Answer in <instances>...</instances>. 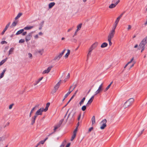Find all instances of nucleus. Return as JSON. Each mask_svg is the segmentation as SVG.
Here are the masks:
<instances>
[{
    "mask_svg": "<svg viewBox=\"0 0 147 147\" xmlns=\"http://www.w3.org/2000/svg\"><path fill=\"white\" fill-rule=\"evenodd\" d=\"M43 111V108H41L38 109L36 113L34 116L32 117L31 120V124L33 125L35 122L36 118L38 115H42Z\"/></svg>",
    "mask_w": 147,
    "mask_h": 147,
    "instance_id": "1",
    "label": "nucleus"
},
{
    "mask_svg": "<svg viewBox=\"0 0 147 147\" xmlns=\"http://www.w3.org/2000/svg\"><path fill=\"white\" fill-rule=\"evenodd\" d=\"M147 43V36L144 38L140 43L138 49H140L141 48H145L144 46Z\"/></svg>",
    "mask_w": 147,
    "mask_h": 147,
    "instance_id": "2",
    "label": "nucleus"
},
{
    "mask_svg": "<svg viewBox=\"0 0 147 147\" xmlns=\"http://www.w3.org/2000/svg\"><path fill=\"white\" fill-rule=\"evenodd\" d=\"M134 99L132 98H130L127 100L124 103V106L127 107L131 105L133 103Z\"/></svg>",
    "mask_w": 147,
    "mask_h": 147,
    "instance_id": "3",
    "label": "nucleus"
},
{
    "mask_svg": "<svg viewBox=\"0 0 147 147\" xmlns=\"http://www.w3.org/2000/svg\"><path fill=\"white\" fill-rule=\"evenodd\" d=\"M107 123V120L105 119H104L102 120L100 123V124H102L100 127V129H104L106 126L107 125L106 123Z\"/></svg>",
    "mask_w": 147,
    "mask_h": 147,
    "instance_id": "4",
    "label": "nucleus"
},
{
    "mask_svg": "<svg viewBox=\"0 0 147 147\" xmlns=\"http://www.w3.org/2000/svg\"><path fill=\"white\" fill-rule=\"evenodd\" d=\"M33 32H31L28 34L26 36L25 38V40L26 42H28L30 40L32 36V34Z\"/></svg>",
    "mask_w": 147,
    "mask_h": 147,
    "instance_id": "5",
    "label": "nucleus"
},
{
    "mask_svg": "<svg viewBox=\"0 0 147 147\" xmlns=\"http://www.w3.org/2000/svg\"><path fill=\"white\" fill-rule=\"evenodd\" d=\"M72 86H71L69 88L68 92L65 95V97H67L71 93L74 89L76 87V85H75L74 88L71 90V89L72 88Z\"/></svg>",
    "mask_w": 147,
    "mask_h": 147,
    "instance_id": "6",
    "label": "nucleus"
},
{
    "mask_svg": "<svg viewBox=\"0 0 147 147\" xmlns=\"http://www.w3.org/2000/svg\"><path fill=\"white\" fill-rule=\"evenodd\" d=\"M52 67L53 66H51L49 67L47 69L44 70L43 71L42 74H44L46 73L47 74L49 73Z\"/></svg>",
    "mask_w": 147,
    "mask_h": 147,
    "instance_id": "7",
    "label": "nucleus"
},
{
    "mask_svg": "<svg viewBox=\"0 0 147 147\" xmlns=\"http://www.w3.org/2000/svg\"><path fill=\"white\" fill-rule=\"evenodd\" d=\"M115 32L111 31L108 36V39H111L113 37L115 34Z\"/></svg>",
    "mask_w": 147,
    "mask_h": 147,
    "instance_id": "8",
    "label": "nucleus"
},
{
    "mask_svg": "<svg viewBox=\"0 0 147 147\" xmlns=\"http://www.w3.org/2000/svg\"><path fill=\"white\" fill-rule=\"evenodd\" d=\"M119 1H120L119 0H117L116 3L115 4L112 3L109 6V7L110 8H114L118 4Z\"/></svg>",
    "mask_w": 147,
    "mask_h": 147,
    "instance_id": "9",
    "label": "nucleus"
},
{
    "mask_svg": "<svg viewBox=\"0 0 147 147\" xmlns=\"http://www.w3.org/2000/svg\"><path fill=\"white\" fill-rule=\"evenodd\" d=\"M102 84H101L100 85L98 89L95 92V94L94 95H96L98 94L100 92V91L102 90V89H101L102 86Z\"/></svg>",
    "mask_w": 147,
    "mask_h": 147,
    "instance_id": "10",
    "label": "nucleus"
},
{
    "mask_svg": "<svg viewBox=\"0 0 147 147\" xmlns=\"http://www.w3.org/2000/svg\"><path fill=\"white\" fill-rule=\"evenodd\" d=\"M10 24V22H9L8 24H7L5 28L3 29V31L1 33V34L3 35L5 31L7 30V29L9 27V26Z\"/></svg>",
    "mask_w": 147,
    "mask_h": 147,
    "instance_id": "11",
    "label": "nucleus"
},
{
    "mask_svg": "<svg viewBox=\"0 0 147 147\" xmlns=\"http://www.w3.org/2000/svg\"><path fill=\"white\" fill-rule=\"evenodd\" d=\"M94 96L93 95L90 98L89 100L88 101L87 103L86 104V105H90L93 100V99L94 98Z\"/></svg>",
    "mask_w": 147,
    "mask_h": 147,
    "instance_id": "12",
    "label": "nucleus"
},
{
    "mask_svg": "<svg viewBox=\"0 0 147 147\" xmlns=\"http://www.w3.org/2000/svg\"><path fill=\"white\" fill-rule=\"evenodd\" d=\"M61 55L60 54H59L57 56H56L54 58V60H57L58 61L59 59L61 58V57H62Z\"/></svg>",
    "mask_w": 147,
    "mask_h": 147,
    "instance_id": "13",
    "label": "nucleus"
},
{
    "mask_svg": "<svg viewBox=\"0 0 147 147\" xmlns=\"http://www.w3.org/2000/svg\"><path fill=\"white\" fill-rule=\"evenodd\" d=\"M34 27L33 26H27L25 27L23 29L25 30H29L32 28Z\"/></svg>",
    "mask_w": 147,
    "mask_h": 147,
    "instance_id": "14",
    "label": "nucleus"
},
{
    "mask_svg": "<svg viewBox=\"0 0 147 147\" xmlns=\"http://www.w3.org/2000/svg\"><path fill=\"white\" fill-rule=\"evenodd\" d=\"M122 17V15H120L117 18L115 22V24H117L120 18Z\"/></svg>",
    "mask_w": 147,
    "mask_h": 147,
    "instance_id": "15",
    "label": "nucleus"
},
{
    "mask_svg": "<svg viewBox=\"0 0 147 147\" xmlns=\"http://www.w3.org/2000/svg\"><path fill=\"white\" fill-rule=\"evenodd\" d=\"M55 3L54 2L51 3L49 5V8H51L55 5Z\"/></svg>",
    "mask_w": 147,
    "mask_h": 147,
    "instance_id": "16",
    "label": "nucleus"
},
{
    "mask_svg": "<svg viewBox=\"0 0 147 147\" xmlns=\"http://www.w3.org/2000/svg\"><path fill=\"white\" fill-rule=\"evenodd\" d=\"M98 45V43L97 42H95L91 46L92 48H93L94 49Z\"/></svg>",
    "mask_w": 147,
    "mask_h": 147,
    "instance_id": "17",
    "label": "nucleus"
},
{
    "mask_svg": "<svg viewBox=\"0 0 147 147\" xmlns=\"http://www.w3.org/2000/svg\"><path fill=\"white\" fill-rule=\"evenodd\" d=\"M6 69H5L3 70L2 72L1 73V74L0 75V78H2L3 77L4 73L6 71Z\"/></svg>",
    "mask_w": 147,
    "mask_h": 147,
    "instance_id": "18",
    "label": "nucleus"
},
{
    "mask_svg": "<svg viewBox=\"0 0 147 147\" xmlns=\"http://www.w3.org/2000/svg\"><path fill=\"white\" fill-rule=\"evenodd\" d=\"M24 31V29H22L18 31L16 34V35H18L22 33Z\"/></svg>",
    "mask_w": 147,
    "mask_h": 147,
    "instance_id": "19",
    "label": "nucleus"
},
{
    "mask_svg": "<svg viewBox=\"0 0 147 147\" xmlns=\"http://www.w3.org/2000/svg\"><path fill=\"white\" fill-rule=\"evenodd\" d=\"M108 45V44L106 42H104L102 43L101 46V48H104L107 46Z\"/></svg>",
    "mask_w": 147,
    "mask_h": 147,
    "instance_id": "20",
    "label": "nucleus"
},
{
    "mask_svg": "<svg viewBox=\"0 0 147 147\" xmlns=\"http://www.w3.org/2000/svg\"><path fill=\"white\" fill-rule=\"evenodd\" d=\"M92 124H93L95 123V116H93L92 118Z\"/></svg>",
    "mask_w": 147,
    "mask_h": 147,
    "instance_id": "21",
    "label": "nucleus"
},
{
    "mask_svg": "<svg viewBox=\"0 0 147 147\" xmlns=\"http://www.w3.org/2000/svg\"><path fill=\"white\" fill-rule=\"evenodd\" d=\"M14 49V48L13 47H11L10 48L9 52L8 55H9L12 53V52L13 51Z\"/></svg>",
    "mask_w": 147,
    "mask_h": 147,
    "instance_id": "22",
    "label": "nucleus"
},
{
    "mask_svg": "<svg viewBox=\"0 0 147 147\" xmlns=\"http://www.w3.org/2000/svg\"><path fill=\"white\" fill-rule=\"evenodd\" d=\"M7 58H6L5 59H4L3 60H2L0 62V65H2L7 61Z\"/></svg>",
    "mask_w": 147,
    "mask_h": 147,
    "instance_id": "23",
    "label": "nucleus"
},
{
    "mask_svg": "<svg viewBox=\"0 0 147 147\" xmlns=\"http://www.w3.org/2000/svg\"><path fill=\"white\" fill-rule=\"evenodd\" d=\"M22 13H19L17 16L15 17V19L17 20L20 18V16L22 15Z\"/></svg>",
    "mask_w": 147,
    "mask_h": 147,
    "instance_id": "24",
    "label": "nucleus"
},
{
    "mask_svg": "<svg viewBox=\"0 0 147 147\" xmlns=\"http://www.w3.org/2000/svg\"><path fill=\"white\" fill-rule=\"evenodd\" d=\"M85 99H86L85 97H84L82 98V100L80 101V102L79 104L80 106L83 104Z\"/></svg>",
    "mask_w": 147,
    "mask_h": 147,
    "instance_id": "25",
    "label": "nucleus"
},
{
    "mask_svg": "<svg viewBox=\"0 0 147 147\" xmlns=\"http://www.w3.org/2000/svg\"><path fill=\"white\" fill-rule=\"evenodd\" d=\"M70 53V50L68 49L67 50V53L65 55V58H66L68 57V56L69 55Z\"/></svg>",
    "mask_w": 147,
    "mask_h": 147,
    "instance_id": "26",
    "label": "nucleus"
},
{
    "mask_svg": "<svg viewBox=\"0 0 147 147\" xmlns=\"http://www.w3.org/2000/svg\"><path fill=\"white\" fill-rule=\"evenodd\" d=\"M82 23L80 24L79 25H78L77 26V30H80L82 26Z\"/></svg>",
    "mask_w": 147,
    "mask_h": 147,
    "instance_id": "27",
    "label": "nucleus"
},
{
    "mask_svg": "<svg viewBox=\"0 0 147 147\" xmlns=\"http://www.w3.org/2000/svg\"><path fill=\"white\" fill-rule=\"evenodd\" d=\"M60 126H61V125H59L58 124H57V125H56L55 127L54 128V131H55V130H56V129H58V128H59Z\"/></svg>",
    "mask_w": 147,
    "mask_h": 147,
    "instance_id": "28",
    "label": "nucleus"
},
{
    "mask_svg": "<svg viewBox=\"0 0 147 147\" xmlns=\"http://www.w3.org/2000/svg\"><path fill=\"white\" fill-rule=\"evenodd\" d=\"M113 83V82H112L107 87L105 88V91H107L110 87L111 84Z\"/></svg>",
    "mask_w": 147,
    "mask_h": 147,
    "instance_id": "29",
    "label": "nucleus"
},
{
    "mask_svg": "<svg viewBox=\"0 0 147 147\" xmlns=\"http://www.w3.org/2000/svg\"><path fill=\"white\" fill-rule=\"evenodd\" d=\"M87 106V105H86L83 106L82 107V108H81L82 110L83 111H85L86 108V106Z\"/></svg>",
    "mask_w": 147,
    "mask_h": 147,
    "instance_id": "30",
    "label": "nucleus"
},
{
    "mask_svg": "<svg viewBox=\"0 0 147 147\" xmlns=\"http://www.w3.org/2000/svg\"><path fill=\"white\" fill-rule=\"evenodd\" d=\"M117 24H115V25L113 26L112 29V30H111V31L115 32V30L116 29V28L117 26Z\"/></svg>",
    "mask_w": 147,
    "mask_h": 147,
    "instance_id": "31",
    "label": "nucleus"
},
{
    "mask_svg": "<svg viewBox=\"0 0 147 147\" xmlns=\"http://www.w3.org/2000/svg\"><path fill=\"white\" fill-rule=\"evenodd\" d=\"M17 24V22L14 21L12 23L11 26H16V25Z\"/></svg>",
    "mask_w": 147,
    "mask_h": 147,
    "instance_id": "32",
    "label": "nucleus"
},
{
    "mask_svg": "<svg viewBox=\"0 0 147 147\" xmlns=\"http://www.w3.org/2000/svg\"><path fill=\"white\" fill-rule=\"evenodd\" d=\"M76 136V134H73V135L72 136V137L71 139V141H72L74 140V138H75Z\"/></svg>",
    "mask_w": 147,
    "mask_h": 147,
    "instance_id": "33",
    "label": "nucleus"
},
{
    "mask_svg": "<svg viewBox=\"0 0 147 147\" xmlns=\"http://www.w3.org/2000/svg\"><path fill=\"white\" fill-rule=\"evenodd\" d=\"M43 78V77H42L41 78H39L37 81L36 82V84H34V85H36Z\"/></svg>",
    "mask_w": 147,
    "mask_h": 147,
    "instance_id": "34",
    "label": "nucleus"
},
{
    "mask_svg": "<svg viewBox=\"0 0 147 147\" xmlns=\"http://www.w3.org/2000/svg\"><path fill=\"white\" fill-rule=\"evenodd\" d=\"M63 120H64V119H61L59 121V122L58 124H59L60 125H61V124H62Z\"/></svg>",
    "mask_w": 147,
    "mask_h": 147,
    "instance_id": "35",
    "label": "nucleus"
},
{
    "mask_svg": "<svg viewBox=\"0 0 147 147\" xmlns=\"http://www.w3.org/2000/svg\"><path fill=\"white\" fill-rule=\"evenodd\" d=\"M38 107V105H36V106H35V107H33L31 110V111H32L33 112L34 111V110H36V108Z\"/></svg>",
    "mask_w": 147,
    "mask_h": 147,
    "instance_id": "36",
    "label": "nucleus"
},
{
    "mask_svg": "<svg viewBox=\"0 0 147 147\" xmlns=\"http://www.w3.org/2000/svg\"><path fill=\"white\" fill-rule=\"evenodd\" d=\"M45 142V140H42V141H40L38 144L39 145L40 144H43Z\"/></svg>",
    "mask_w": 147,
    "mask_h": 147,
    "instance_id": "37",
    "label": "nucleus"
},
{
    "mask_svg": "<svg viewBox=\"0 0 147 147\" xmlns=\"http://www.w3.org/2000/svg\"><path fill=\"white\" fill-rule=\"evenodd\" d=\"M24 41H25V40H24V39H20L19 40V42L20 43H22L24 42Z\"/></svg>",
    "mask_w": 147,
    "mask_h": 147,
    "instance_id": "38",
    "label": "nucleus"
},
{
    "mask_svg": "<svg viewBox=\"0 0 147 147\" xmlns=\"http://www.w3.org/2000/svg\"><path fill=\"white\" fill-rule=\"evenodd\" d=\"M78 130V127H77L74 130V132H73V134H75L76 135V133L77 131Z\"/></svg>",
    "mask_w": 147,
    "mask_h": 147,
    "instance_id": "39",
    "label": "nucleus"
},
{
    "mask_svg": "<svg viewBox=\"0 0 147 147\" xmlns=\"http://www.w3.org/2000/svg\"><path fill=\"white\" fill-rule=\"evenodd\" d=\"M48 107L46 106L45 108L44 109L43 108V111L46 112L48 109Z\"/></svg>",
    "mask_w": 147,
    "mask_h": 147,
    "instance_id": "40",
    "label": "nucleus"
},
{
    "mask_svg": "<svg viewBox=\"0 0 147 147\" xmlns=\"http://www.w3.org/2000/svg\"><path fill=\"white\" fill-rule=\"evenodd\" d=\"M66 140H64L63 142L62 143V144H61V145L62 146H63L64 147V146H65V144H66Z\"/></svg>",
    "mask_w": 147,
    "mask_h": 147,
    "instance_id": "41",
    "label": "nucleus"
},
{
    "mask_svg": "<svg viewBox=\"0 0 147 147\" xmlns=\"http://www.w3.org/2000/svg\"><path fill=\"white\" fill-rule=\"evenodd\" d=\"M111 39H108V41L109 42V45L110 46H111L112 45V43L111 42Z\"/></svg>",
    "mask_w": 147,
    "mask_h": 147,
    "instance_id": "42",
    "label": "nucleus"
},
{
    "mask_svg": "<svg viewBox=\"0 0 147 147\" xmlns=\"http://www.w3.org/2000/svg\"><path fill=\"white\" fill-rule=\"evenodd\" d=\"M134 57H133L131 60L129 62H128L127 63V64L128 65L129 64V63H131L132 61H133V60H134Z\"/></svg>",
    "mask_w": 147,
    "mask_h": 147,
    "instance_id": "43",
    "label": "nucleus"
},
{
    "mask_svg": "<svg viewBox=\"0 0 147 147\" xmlns=\"http://www.w3.org/2000/svg\"><path fill=\"white\" fill-rule=\"evenodd\" d=\"M144 131V129H143L141 132H140L138 134V136H140L141 135L143 131Z\"/></svg>",
    "mask_w": 147,
    "mask_h": 147,
    "instance_id": "44",
    "label": "nucleus"
},
{
    "mask_svg": "<svg viewBox=\"0 0 147 147\" xmlns=\"http://www.w3.org/2000/svg\"><path fill=\"white\" fill-rule=\"evenodd\" d=\"M1 44H7V42L5 41H2L1 42Z\"/></svg>",
    "mask_w": 147,
    "mask_h": 147,
    "instance_id": "45",
    "label": "nucleus"
},
{
    "mask_svg": "<svg viewBox=\"0 0 147 147\" xmlns=\"http://www.w3.org/2000/svg\"><path fill=\"white\" fill-rule=\"evenodd\" d=\"M38 53H40L41 55H42V54L43 53V50H40L38 51Z\"/></svg>",
    "mask_w": 147,
    "mask_h": 147,
    "instance_id": "46",
    "label": "nucleus"
},
{
    "mask_svg": "<svg viewBox=\"0 0 147 147\" xmlns=\"http://www.w3.org/2000/svg\"><path fill=\"white\" fill-rule=\"evenodd\" d=\"M13 104H12L11 105H10L9 106V109H11L12 108V106H13Z\"/></svg>",
    "mask_w": 147,
    "mask_h": 147,
    "instance_id": "47",
    "label": "nucleus"
},
{
    "mask_svg": "<svg viewBox=\"0 0 147 147\" xmlns=\"http://www.w3.org/2000/svg\"><path fill=\"white\" fill-rule=\"evenodd\" d=\"M93 129V127H90L88 129V132H90Z\"/></svg>",
    "mask_w": 147,
    "mask_h": 147,
    "instance_id": "48",
    "label": "nucleus"
},
{
    "mask_svg": "<svg viewBox=\"0 0 147 147\" xmlns=\"http://www.w3.org/2000/svg\"><path fill=\"white\" fill-rule=\"evenodd\" d=\"M44 21H42L40 23V26H43V24L44 23Z\"/></svg>",
    "mask_w": 147,
    "mask_h": 147,
    "instance_id": "49",
    "label": "nucleus"
},
{
    "mask_svg": "<svg viewBox=\"0 0 147 147\" xmlns=\"http://www.w3.org/2000/svg\"><path fill=\"white\" fill-rule=\"evenodd\" d=\"M59 87L56 85H55L54 87V89L56 90H57L59 88Z\"/></svg>",
    "mask_w": 147,
    "mask_h": 147,
    "instance_id": "50",
    "label": "nucleus"
},
{
    "mask_svg": "<svg viewBox=\"0 0 147 147\" xmlns=\"http://www.w3.org/2000/svg\"><path fill=\"white\" fill-rule=\"evenodd\" d=\"M56 90H55V89L54 90H53L51 92V93H52L53 94L55 93L56 92Z\"/></svg>",
    "mask_w": 147,
    "mask_h": 147,
    "instance_id": "51",
    "label": "nucleus"
},
{
    "mask_svg": "<svg viewBox=\"0 0 147 147\" xmlns=\"http://www.w3.org/2000/svg\"><path fill=\"white\" fill-rule=\"evenodd\" d=\"M27 34L26 32H25L23 33H22V35L23 36H24L26 34Z\"/></svg>",
    "mask_w": 147,
    "mask_h": 147,
    "instance_id": "52",
    "label": "nucleus"
},
{
    "mask_svg": "<svg viewBox=\"0 0 147 147\" xmlns=\"http://www.w3.org/2000/svg\"><path fill=\"white\" fill-rule=\"evenodd\" d=\"M93 49H94L92 48V47H91L89 49V51L91 52L92 51Z\"/></svg>",
    "mask_w": 147,
    "mask_h": 147,
    "instance_id": "53",
    "label": "nucleus"
},
{
    "mask_svg": "<svg viewBox=\"0 0 147 147\" xmlns=\"http://www.w3.org/2000/svg\"><path fill=\"white\" fill-rule=\"evenodd\" d=\"M34 38L35 39H37L38 38V34H36L34 36Z\"/></svg>",
    "mask_w": 147,
    "mask_h": 147,
    "instance_id": "54",
    "label": "nucleus"
},
{
    "mask_svg": "<svg viewBox=\"0 0 147 147\" xmlns=\"http://www.w3.org/2000/svg\"><path fill=\"white\" fill-rule=\"evenodd\" d=\"M75 96V95H74V94L73 95L71 96V98L69 100L71 101L72 99H73V98H74V97Z\"/></svg>",
    "mask_w": 147,
    "mask_h": 147,
    "instance_id": "55",
    "label": "nucleus"
},
{
    "mask_svg": "<svg viewBox=\"0 0 147 147\" xmlns=\"http://www.w3.org/2000/svg\"><path fill=\"white\" fill-rule=\"evenodd\" d=\"M28 55L29 57H31L32 56V54L30 53H28Z\"/></svg>",
    "mask_w": 147,
    "mask_h": 147,
    "instance_id": "56",
    "label": "nucleus"
},
{
    "mask_svg": "<svg viewBox=\"0 0 147 147\" xmlns=\"http://www.w3.org/2000/svg\"><path fill=\"white\" fill-rule=\"evenodd\" d=\"M79 31V30H76V31L75 32V33H74V35L73 36V37H74V35H76V34H77V33Z\"/></svg>",
    "mask_w": 147,
    "mask_h": 147,
    "instance_id": "57",
    "label": "nucleus"
},
{
    "mask_svg": "<svg viewBox=\"0 0 147 147\" xmlns=\"http://www.w3.org/2000/svg\"><path fill=\"white\" fill-rule=\"evenodd\" d=\"M50 105V103L49 102H48L46 104V106L49 107V106Z\"/></svg>",
    "mask_w": 147,
    "mask_h": 147,
    "instance_id": "58",
    "label": "nucleus"
},
{
    "mask_svg": "<svg viewBox=\"0 0 147 147\" xmlns=\"http://www.w3.org/2000/svg\"><path fill=\"white\" fill-rule=\"evenodd\" d=\"M131 28V26L130 25H129L128 26V27L127 28L128 30H129Z\"/></svg>",
    "mask_w": 147,
    "mask_h": 147,
    "instance_id": "59",
    "label": "nucleus"
},
{
    "mask_svg": "<svg viewBox=\"0 0 147 147\" xmlns=\"http://www.w3.org/2000/svg\"><path fill=\"white\" fill-rule=\"evenodd\" d=\"M81 114H80V115H79V116H78V121H79L80 120V119L81 117Z\"/></svg>",
    "mask_w": 147,
    "mask_h": 147,
    "instance_id": "60",
    "label": "nucleus"
},
{
    "mask_svg": "<svg viewBox=\"0 0 147 147\" xmlns=\"http://www.w3.org/2000/svg\"><path fill=\"white\" fill-rule=\"evenodd\" d=\"M57 86L59 87V85H60V83L59 82H58L57 84L56 85Z\"/></svg>",
    "mask_w": 147,
    "mask_h": 147,
    "instance_id": "61",
    "label": "nucleus"
},
{
    "mask_svg": "<svg viewBox=\"0 0 147 147\" xmlns=\"http://www.w3.org/2000/svg\"><path fill=\"white\" fill-rule=\"evenodd\" d=\"M70 143H68L67 145L65 147H69L70 145Z\"/></svg>",
    "mask_w": 147,
    "mask_h": 147,
    "instance_id": "62",
    "label": "nucleus"
},
{
    "mask_svg": "<svg viewBox=\"0 0 147 147\" xmlns=\"http://www.w3.org/2000/svg\"><path fill=\"white\" fill-rule=\"evenodd\" d=\"M72 29L73 28H69V29L68 30H67V32H69L71 30H72Z\"/></svg>",
    "mask_w": 147,
    "mask_h": 147,
    "instance_id": "63",
    "label": "nucleus"
},
{
    "mask_svg": "<svg viewBox=\"0 0 147 147\" xmlns=\"http://www.w3.org/2000/svg\"><path fill=\"white\" fill-rule=\"evenodd\" d=\"M43 34V33L42 32H39V33H38V34L40 35H42Z\"/></svg>",
    "mask_w": 147,
    "mask_h": 147,
    "instance_id": "64",
    "label": "nucleus"
}]
</instances>
